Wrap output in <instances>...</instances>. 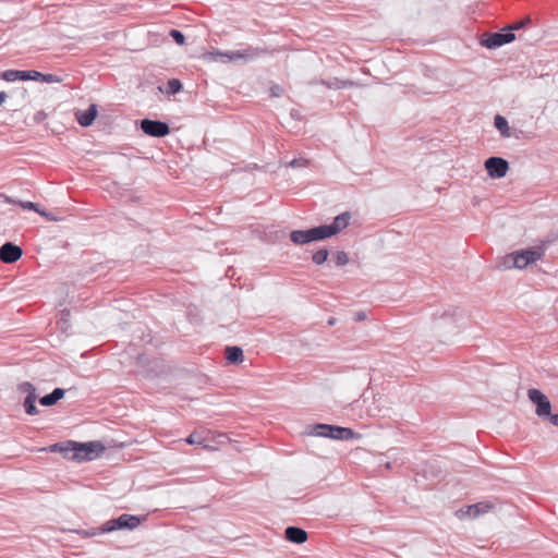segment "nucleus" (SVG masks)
Here are the masks:
<instances>
[{
	"instance_id": "aec40b11",
	"label": "nucleus",
	"mask_w": 558,
	"mask_h": 558,
	"mask_svg": "<svg viewBox=\"0 0 558 558\" xmlns=\"http://www.w3.org/2000/svg\"><path fill=\"white\" fill-rule=\"evenodd\" d=\"M495 128L500 132L502 137H510V128L505 117L497 114L494 119Z\"/></svg>"
},
{
	"instance_id": "1a4fd4ad",
	"label": "nucleus",
	"mask_w": 558,
	"mask_h": 558,
	"mask_svg": "<svg viewBox=\"0 0 558 558\" xmlns=\"http://www.w3.org/2000/svg\"><path fill=\"white\" fill-rule=\"evenodd\" d=\"M142 132L149 136L163 137L170 133V128L159 120L142 119Z\"/></svg>"
},
{
	"instance_id": "4c0bfd02",
	"label": "nucleus",
	"mask_w": 558,
	"mask_h": 558,
	"mask_svg": "<svg viewBox=\"0 0 558 558\" xmlns=\"http://www.w3.org/2000/svg\"><path fill=\"white\" fill-rule=\"evenodd\" d=\"M8 98V95L5 92H0V106H2Z\"/></svg>"
},
{
	"instance_id": "c85d7f7f",
	"label": "nucleus",
	"mask_w": 558,
	"mask_h": 558,
	"mask_svg": "<svg viewBox=\"0 0 558 558\" xmlns=\"http://www.w3.org/2000/svg\"><path fill=\"white\" fill-rule=\"evenodd\" d=\"M531 23V19L527 16L522 21L515 22L508 27L504 28V31L513 33L514 31H519L523 28L526 24Z\"/></svg>"
},
{
	"instance_id": "a211bd4d",
	"label": "nucleus",
	"mask_w": 558,
	"mask_h": 558,
	"mask_svg": "<svg viewBox=\"0 0 558 558\" xmlns=\"http://www.w3.org/2000/svg\"><path fill=\"white\" fill-rule=\"evenodd\" d=\"M167 41V37L163 33H159L157 31L148 29L146 33V45L148 47H158L161 44Z\"/></svg>"
},
{
	"instance_id": "20e7f679",
	"label": "nucleus",
	"mask_w": 558,
	"mask_h": 558,
	"mask_svg": "<svg viewBox=\"0 0 558 558\" xmlns=\"http://www.w3.org/2000/svg\"><path fill=\"white\" fill-rule=\"evenodd\" d=\"M140 526V515H131L123 513L116 519H111L102 524L100 527L102 533L112 532L116 530H134Z\"/></svg>"
},
{
	"instance_id": "cd10ccee",
	"label": "nucleus",
	"mask_w": 558,
	"mask_h": 558,
	"mask_svg": "<svg viewBox=\"0 0 558 558\" xmlns=\"http://www.w3.org/2000/svg\"><path fill=\"white\" fill-rule=\"evenodd\" d=\"M333 259L337 266H344L349 263V256L343 251H338L333 255Z\"/></svg>"
},
{
	"instance_id": "5701e85b",
	"label": "nucleus",
	"mask_w": 558,
	"mask_h": 558,
	"mask_svg": "<svg viewBox=\"0 0 558 558\" xmlns=\"http://www.w3.org/2000/svg\"><path fill=\"white\" fill-rule=\"evenodd\" d=\"M36 398H37L36 395H32V396H26V398L24 400V409L28 415H36L38 413V409L35 405Z\"/></svg>"
},
{
	"instance_id": "7ed1b4c3",
	"label": "nucleus",
	"mask_w": 558,
	"mask_h": 558,
	"mask_svg": "<svg viewBox=\"0 0 558 558\" xmlns=\"http://www.w3.org/2000/svg\"><path fill=\"white\" fill-rule=\"evenodd\" d=\"M314 435L338 440H350L353 438L361 437V435L356 434L353 429L349 427H341L328 424H317L314 427Z\"/></svg>"
},
{
	"instance_id": "412c9836",
	"label": "nucleus",
	"mask_w": 558,
	"mask_h": 558,
	"mask_svg": "<svg viewBox=\"0 0 558 558\" xmlns=\"http://www.w3.org/2000/svg\"><path fill=\"white\" fill-rule=\"evenodd\" d=\"M319 84L325 85L329 89H341L354 85L352 81H341L339 78H332L330 81L320 80Z\"/></svg>"
},
{
	"instance_id": "4be33fe9",
	"label": "nucleus",
	"mask_w": 558,
	"mask_h": 558,
	"mask_svg": "<svg viewBox=\"0 0 558 558\" xmlns=\"http://www.w3.org/2000/svg\"><path fill=\"white\" fill-rule=\"evenodd\" d=\"M182 89V83L178 78H170L167 83V88L163 89L161 86H158V90L165 93L167 95H175Z\"/></svg>"
},
{
	"instance_id": "e433bc0d",
	"label": "nucleus",
	"mask_w": 558,
	"mask_h": 558,
	"mask_svg": "<svg viewBox=\"0 0 558 558\" xmlns=\"http://www.w3.org/2000/svg\"><path fill=\"white\" fill-rule=\"evenodd\" d=\"M365 318H366V315H365V313H364V312H357V313H355V320H357V322H362V320H364Z\"/></svg>"
},
{
	"instance_id": "58836bf2",
	"label": "nucleus",
	"mask_w": 558,
	"mask_h": 558,
	"mask_svg": "<svg viewBox=\"0 0 558 558\" xmlns=\"http://www.w3.org/2000/svg\"><path fill=\"white\" fill-rule=\"evenodd\" d=\"M335 323H336V319H335V318H329V319H328V325H329V326L335 325Z\"/></svg>"
},
{
	"instance_id": "bb28decb",
	"label": "nucleus",
	"mask_w": 558,
	"mask_h": 558,
	"mask_svg": "<svg viewBox=\"0 0 558 558\" xmlns=\"http://www.w3.org/2000/svg\"><path fill=\"white\" fill-rule=\"evenodd\" d=\"M328 254L326 248H322L313 254L312 259L316 265H322L327 260Z\"/></svg>"
},
{
	"instance_id": "6ab92c4d",
	"label": "nucleus",
	"mask_w": 558,
	"mask_h": 558,
	"mask_svg": "<svg viewBox=\"0 0 558 558\" xmlns=\"http://www.w3.org/2000/svg\"><path fill=\"white\" fill-rule=\"evenodd\" d=\"M226 353L227 360L231 364H239L244 360L243 350L240 347H227Z\"/></svg>"
},
{
	"instance_id": "c9c22d12",
	"label": "nucleus",
	"mask_w": 558,
	"mask_h": 558,
	"mask_svg": "<svg viewBox=\"0 0 558 558\" xmlns=\"http://www.w3.org/2000/svg\"><path fill=\"white\" fill-rule=\"evenodd\" d=\"M545 420H548L553 425L558 427V414H553L550 412V415H547Z\"/></svg>"
},
{
	"instance_id": "473e14b6",
	"label": "nucleus",
	"mask_w": 558,
	"mask_h": 558,
	"mask_svg": "<svg viewBox=\"0 0 558 558\" xmlns=\"http://www.w3.org/2000/svg\"><path fill=\"white\" fill-rule=\"evenodd\" d=\"M307 160L304 159V158H295L293 160H291L288 166L291 167V168H296V167H305L307 165Z\"/></svg>"
},
{
	"instance_id": "39448f33",
	"label": "nucleus",
	"mask_w": 558,
	"mask_h": 558,
	"mask_svg": "<svg viewBox=\"0 0 558 558\" xmlns=\"http://www.w3.org/2000/svg\"><path fill=\"white\" fill-rule=\"evenodd\" d=\"M515 39L514 33L504 31L498 33H484L480 38V45L487 49H497Z\"/></svg>"
},
{
	"instance_id": "72a5a7b5",
	"label": "nucleus",
	"mask_w": 558,
	"mask_h": 558,
	"mask_svg": "<svg viewBox=\"0 0 558 558\" xmlns=\"http://www.w3.org/2000/svg\"><path fill=\"white\" fill-rule=\"evenodd\" d=\"M185 442L189 445H201L203 440L195 433H192L187 438H185Z\"/></svg>"
},
{
	"instance_id": "7c9ffc66",
	"label": "nucleus",
	"mask_w": 558,
	"mask_h": 558,
	"mask_svg": "<svg viewBox=\"0 0 558 558\" xmlns=\"http://www.w3.org/2000/svg\"><path fill=\"white\" fill-rule=\"evenodd\" d=\"M169 35L172 37V39L178 44V45H184L185 43V36L183 35L182 32H180L179 29H171Z\"/></svg>"
},
{
	"instance_id": "b1692460",
	"label": "nucleus",
	"mask_w": 558,
	"mask_h": 558,
	"mask_svg": "<svg viewBox=\"0 0 558 558\" xmlns=\"http://www.w3.org/2000/svg\"><path fill=\"white\" fill-rule=\"evenodd\" d=\"M24 209H29V210H34L38 214H40L41 216H45L47 217L49 220H56L53 217H49L48 214L44 210H40L39 209V206L38 204L36 203H33V202H20L19 203Z\"/></svg>"
},
{
	"instance_id": "f03ea898",
	"label": "nucleus",
	"mask_w": 558,
	"mask_h": 558,
	"mask_svg": "<svg viewBox=\"0 0 558 558\" xmlns=\"http://www.w3.org/2000/svg\"><path fill=\"white\" fill-rule=\"evenodd\" d=\"M544 255V251L541 247H533L529 250L515 251L508 254L504 258V266L506 268H525L530 264L539 260Z\"/></svg>"
},
{
	"instance_id": "ea45409f",
	"label": "nucleus",
	"mask_w": 558,
	"mask_h": 558,
	"mask_svg": "<svg viewBox=\"0 0 558 558\" xmlns=\"http://www.w3.org/2000/svg\"><path fill=\"white\" fill-rule=\"evenodd\" d=\"M134 124H135V128H136V129H138V128H140V121H138V120H135Z\"/></svg>"
},
{
	"instance_id": "0eeeda50",
	"label": "nucleus",
	"mask_w": 558,
	"mask_h": 558,
	"mask_svg": "<svg viewBox=\"0 0 558 558\" xmlns=\"http://www.w3.org/2000/svg\"><path fill=\"white\" fill-rule=\"evenodd\" d=\"M527 397L530 401L535 404V413L539 418L545 420L547 415H550L551 403L541 390L531 388L527 390Z\"/></svg>"
},
{
	"instance_id": "f704fd0d",
	"label": "nucleus",
	"mask_w": 558,
	"mask_h": 558,
	"mask_svg": "<svg viewBox=\"0 0 558 558\" xmlns=\"http://www.w3.org/2000/svg\"><path fill=\"white\" fill-rule=\"evenodd\" d=\"M282 92H283V89H282L281 86L275 85V86H272L270 88V96L271 97H279V96H281Z\"/></svg>"
},
{
	"instance_id": "2f4dec72",
	"label": "nucleus",
	"mask_w": 558,
	"mask_h": 558,
	"mask_svg": "<svg viewBox=\"0 0 558 558\" xmlns=\"http://www.w3.org/2000/svg\"><path fill=\"white\" fill-rule=\"evenodd\" d=\"M39 81L45 82V83H59L61 80L54 74L41 73V76H39Z\"/></svg>"
},
{
	"instance_id": "c756f323",
	"label": "nucleus",
	"mask_w": 558,
	"mask_h": 558,
	"mask_svg": "<svg viewBox=\"0 0 558 558\" xmlns=\"http://www.w3.org/2000/svg\"><path fill=\"white\" fill-rule=\"evenodd\" d=\"M19 390L21 392H26L27 396L36 395V389L34 387V385L31 384L29 381H24V383L20 384Z\"/></svg>"
},
{
	"instance_id": "423d86ee",
	"label": "nucleus",
	"mask_w": 558,
	"mask_h": 558,
	"mask_svg": "<svg viewBox=\"0 0 558 558\" xmlns=\"http://www.w3.org/2000/svg\"><path fill=\"white\" fill-rule=\"evenodd\" d=\"M264 52H265L264 49L247 47L246 49H244L242 51H227V52L214 51V52H209L207 54V57L214 61H217L218 59H225V58L229 61H234L238 59H252V58L263 54Z\"/></svg>"
},
{
	"instance_id": "f8f14e48",
	"label": "nucleus",
	"mask_w": 558,
	"mask_h": 558,
	"mask_svg": "<svg viewBox=\"0 0 558 558\" xmlns=\"http://www.w3.org/2000/svg\"><path fill=\"white\" fill-rule=\"evenodd\" d=\"M23 254L22 248L12 242H7L0 247V260L5 264L15 263Z\"/></svg>"
},
{
	"instance_id": "f3484780",
	"label": "nucleus",
	"mask_w": 558,
	"mask_h": 558,
	"mask_svg": "<svg viewBox=\"0 0 558 558\" xmlns=\"http://www.w3.org/2000/svg\"><path fill=\"white\" fill-rule=\"evenodd\" d=\"M493 508V505L489 502H477L471 505L466 508V514L470 518H477L481 514L487 513Z\"/></svg>"
},
{
	"instance_id": "ddd939ff",
	"label": "nucleus",
	"mask_w": 558,
	"mask_h": 558,
	"mask_svg": "<svg viewBox=\"0 0 558 558\" xmlns=\"http://www.w3.org/2000/svg\"><path fill=\"white\" fill-rule=\"evenodd\" d=\"M459 317V311L457 308H450L444 311L440 315L435 316V323L437 329H444L445 327L457 328V322Z\"/></svg>"
},
{
	"instance_id": "9d476101",
	"label": "nucleus",
	"mask_w": 558,
	"mask_h": 558,
	"mask_svg": "<svg viewBox=\"0 0 558 558\" xmlns=\"http://www.w3.org/2000/svg\"><path fill=\"white\" fill-rule=\"evenodd\" d=\"M485 168L490 178L500 179L507 174L509 163L501 157H489L485 161Z\"/></svg>"
},
{
	"instance_id": "9b49d317",
	"label": "nucleus",
	"mask_w": 558,
	"mask_h": 558,
	"mask_svg": "<svg viewBox=\"0 0 558 558\" xmlns=\"http://www.w3.org/2000/svg\"><path fill=\"white\" fill-rule=\"evenodd\" d=\"M350 218L349 213H342L333 219L332 223L320 226L325 239L330 238L347 228Z\"/></svg>"
},
{
	"instance_id": "2eb2a0df",
	"label": "nucleus",
	"mask_w": 558,
	"mask_h": 558,
	"mask_svg": "<svg viewBox=\"0 0 558 558\" xmlns=\"http://www.w3.org/2000/svg\"><path fill=\"white\" fill-rule=\"evenodd\" d=\"M97 116V106L90 105L86 110L76 112V120L82 126H89Z\"/></svg>"
},
{
	"instance_id": "6e6552de",
	"label": "nucleus",
	"mask_w": 558,
	"mask_h": 558,
	"mask_svg": "<svg viewBox=\"0 0 558 558\" xmlns=\"http://www.w3.org/2000/svg\"><path fill=\"white\" fill-rule=\"evenodd\" d=\"M322 228L315 227L308 230H294L290 233V240L296 245H303L313 241L324 240Z\"/></svg>"
},
{
	"instance_id": "a878e982",
	"label": "nucleus",
	"mask_w": 558,
	"mask_h": 558,
	"mask_svg": "<svg viewBox=\"0 0 558 558\" xmlns=\"http://www.w3.org/2000/svg\"><path fill=\"white\" fill-rule=\"evenodd\" d=\"M0 78L7 82H15L20 80V70H7L0 73Z\"/></svg>"
},
{
	"instance_id": "f257e3e1",
	"label": "nucleus",
	"mask_w": 558,
	"mask_h": 558,
	"mask_svg": "<svg viewBox=\"0 0 558 558\" xmlns=\"http://www.w3.org/2000/svg\"><path fill=\"white\" fill-rule=\"evenodd\" d=\"M105 450V447L99 441L76 442L68 440L65 442H58L50 446L51 452H60L65 458L75 460H93Z\"/></svg>"
},
{
	"instance_id": "393cba45",
	"label": "nucleus",
	"mask_w": 558,
	"mask_h": 558,
	"mask_svg": "<svg viewBox=\"0 0 558 558\" xmlns=\"http://www.w3.org/2000/svg\"><path fill=\"white\" fill-rule=\"evenodd\" d=\"M39 76H41V73L35 70L20 71L21 81H39Z\"/></svg>"
},
{
	"instance_id": "dca6fc26",
	"label": "nucleus",
	"mask_w": 558,
	"mask_h": 558,
	"mask_svg": "<svg viewBox=\"0 0 558 558\" xmlns=\"http://www.w3.org/2000/svg\"><path fill=\"white\" fill-rule=\"evenodd\" d=\"M65 390L62 388H54L50 393L41 397L39 399V403L44 407H52L60 399L64 397Z\"/></svg>"
},
{
	"instance_id": "4468645a",
	"label": "nucleus",
	"mask_w": 558,
	"mask_h": 558,
	"mask_svg": "<svg viewBox=\"0 0 558 558\" xmlns=\"http://www.w3.org/2000/svg\"><path fill=\"white\" fill-rule=\"evenodd\" d=\"M284 537L293 544H303L307 541V532L299 526H288L284 530Z\"/></svg>"
}]
</instances>
